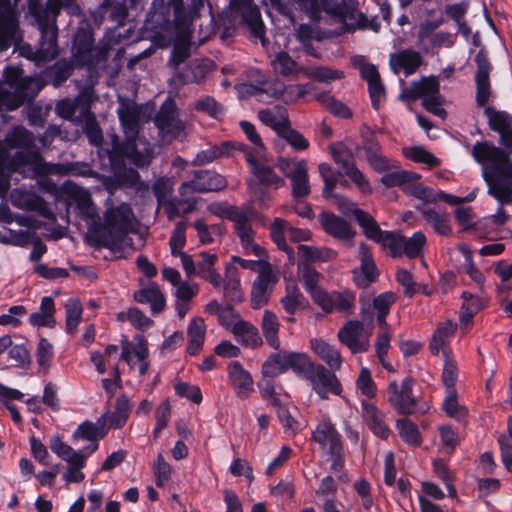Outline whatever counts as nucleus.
Segmentation results:
<instances>
[{"label":"nucleus","mask_w":512,"mask_h":512,"mask_svg":"<svg viewBox=\"0 0 512 512\" xmlns=\"http://www.w3.org/2000/svg\"><path fill=\"white\" fill-rule=\"evenodd\" d=\"M10 201L18 209L36 212L47 219L54 217L46 201L33 191L14 189L10 194Z\"/></svg>","instance_id":"nucleus-17"},{"label":"nucleus","mask_w":512,"mask_h":512,"mask_svg":"<svg viewBox=\"0 0 512 512\" xmlns=\"http://www.w3.org/2000/svg\"><path fill=\"white\" fill-rule=\"evenodd\" d=\"M311 348L316 355L323 360L332 371L341 368L342 357L338 349L321 339H312Z\"/></svg>","instance_id":"nucleus-37"},{"label":"nucleus","mask_w":512,"mask_h":512,"mask_svg":"<svg viewBox=\"0 0 512 512\" xmlns=\"http://www.w3.org/2000/svg\"><path fill=\"white\" fill-rule=\"evenodd\" d=\"M396 428L403 441L411 446H418L421 443L420 432L417 425L407 418L399 419Z\"/></svg>","instance_id":"nucleus-61"},{"label":"nucleus","mask_w":512,"mask_h":512,"mask_svg":"<svg viewBox=\"0 0 512 512\" xmlns=\"http://www.w3.org/2000/svg\"><path fill=\"white\" fill-rule=\"evenodd\" d=\"M108 431V414H102L96 422L84 421L73 432L74 439H82L97 444L103 439Z\"/></svg>","instance_id":"nucleus-28"},{"label":"nucleus","mask_w":512,"mask_h":512,"mask_svg":"<svg viewBox=\"0 0 512 512\" xmlns=\"http://www.w3.org/2000/svg\"><path fill=\"white\" fill-rule=\"evenodd\" d=\"M227 372L236 396L242 400L249 398L254 392V381L251 374L238 361L229 363Z\"/></svg>","instance_id":"nucleus-23"},{"label":"nucleus","mask_w":512,"mask_h":512,"mask_svg":"<svg viewBox=\"0 0 512 512\" xmlns=\"http://www.w3.org/2000/svg\"><path fill=\"white\" fill-rule=\"evenodd\" d=\"M5 84L0 81V110H15L34 99L44 87L38 77L23 76V70L8 66L4 69Z\"/></svg>","instance_id":"nucleus-6"},{"label":"nucleus","mask_w":512,"mask_h":512,"mask_svg":"<svg viewBox=\"0 0 512 512\" xmlns=\"http://www.w3.org/2000/svg\"><path fill=\"white\" fill-rule=\"evenodd\" d=\"M419 179H420V175L415 172H410V171H406V170H397V171H392V172H389V173H386L385 175H383V177L381 178V182L386 187L399 186V187H402V189L404 190V187L406 186V184L408 182H411L412 180H419Z\"/></svg>","instance_id":"nucleus-62"},{"label":"nucleus","mask_w":512,"mask_h":512,"mask_svg":"<svg viewBox=\"0 0 512 512\" xmlns=\"http://www.w3.org/2000/svg\"><path fill=\"white\" fill-rule=\"evenodd\" d=\"M55 311L54 299L45 296L41 299L39 311L30 314L28 321L33 327L53 328L56 325Z\"/></svg>","instance_id":"nucleus-36"},{"label":"nucleus","mask_w":512,"mask_h":512,"mask_svg":"<svg viewBox=\"0 0 512 512\" xmlns=\"http://www.w3.org/2000/svg\"><path fill=\"white\" fill-rule=\"evenodd\" d=\"M98 449V445H91V449L87 452V454L74 459L71 462H68V467L66 473L63 475V479L67 483H79L84 480L85 475L81 471L86 464V460L93 452Z\"/></svg>","instance_id":"nucleus-50"},{"label":"nucleus","mask_w":512,"mask_h":512,"mask_svg":"<svg viewBox=\"0 0 512 512\" xmlns=\"http://www.w3.org/2000/svg\"><path fill=\"white\" fill-rule=\"evenodd\" d=\"M113 149L110 152V160L114 161L117 156L123 157L137 168L148 167L155 157L153 144L144 136L127 138L118 142V136H114Z\"/></svg>","instance_id":"nucleus-8"},{"label":"nucleus","mask_w":512,"mask_h":512,"mask_svg":"<svg viewBox=\"0 0 512 512\" xmlns=\"http://www.w3.org/2000/svg\"><path fill=\"white\" fill-rule=\"evenodd\" d=\"M475 62L477 65V70L475 74V82H476V103L478 107H481L485 110L487 103L490 100L492 91L491 84L489 79V74L491 71V64L485 53L479 51L475 57Z\"/></svg>","instance_id":"nucleus-18"},{"label":"nucleus","mask_w":512,"mask_h":512,"mask_svg":"<svg viewBox=\"0 0 512 512\" xmlns=\"http://www.w3.org/2000/svg\"><path fill=\"white\" fill-rule=\"evenodd\" d=\"M412 384V378L406 377L400 385L393 381L387 387V400L400 414L424 413L427 409L425 406H418L416 398L412 395Z\"/></svg>","instance_id":"nucleus-9"},{"label":"nucleus","mask_w":512,"mask_h":512,"mask_svg":"<svg viewBox=\"0 0 512 512\" xmlns=\"http://www.w3.org/2000/svg\"><path fill=\"white\" fill-rule=\"evenodd\" d=\"M62 5L63 0H46L44 5L39 0L28 1L29 12L38 23L41 38L36 50L29 45L23 46V56L37 64L51 61L58 56L56 18Z\"/></svg>","instance_id":"nucleus-3"},{"label":"nucleus","mask_w":512,"mask_h":512,"mask_svg":"<svg viewBox=\"0 0 512 512\" xmlns=\"http://www.w3.org/2000/svg\"><path fill=\"white\" fill-rule=\"evenodd\" d=\"M484 115L488 118L489 128L499 134V137L512 128V116L506 111L485 107Z\"/></svg>","instance_id":"nucleus-45"},{"label":"nucleus","mask_w":512,"mask_h":512,"mask_svg":"<svg viewBox=\"0 0 512 512\" xmlns=\"http://www.w3.org/2000/svg\"><path fill=\"white\" fill-rule=\"evenodd\" d=\"M281 304L285 312L294 315L300 308H305L307 300L296 286L288 287L286 295L281 299Z\"/></svg>","instance_id":"nucleus-56"},{"label":"nucleus","mask_w":512,"mask_h":512,"mask_svg":"<svg viewBox=\"0 0 512 512\" xmlns=\"http://www.w3.org/2000/svg\"><path fill=\"white\" fill-rule=\"evenodd\" d=\"M363 419L372 430V432L382 439H386L389 435V429L383 421L381 413L378 411L376 406L369 402H362Z\"/></svg>","instance_id":"nucleus-39"},{"label":"nucleus","mask_w":512,"mask_h":512,"mask_svg":"<svg viewBox=\"0 0 512 512\" xmlns=\"http://www.w3.org/2000/svg\"><path fill=\"white\" fill-rule=\"evenodd\" d=\"M258 118L264 125L275 131L277 135L291 124L287 109L279 105L258 111Z\"/></svg>","instance_id":"nucleus-34"},{"label":"nucleus","mask_w":512,"mask_h":512,"mask_svg":"<svg viewBox=\"0 0 512 512\" xmlns=\"http://www.w3.org/2000/svg\"><path fill=\"white\" fill-rule=\"evenodd\" d=\"M117 115L120 120L125 139L141 136L140 131V110L130 103H121L117 109Z\"/></svg>","instance_id":"nucleus-29"},{"label":"nucleus","mask_w":512,"mask_h":512,"mask_svg":"<svg viewBox=\"0 0 512 512\" xmlns=\"http://www.w3.org/2000/svg\"><path fill=\"white\" fill-rule=\"evenodd\" d=\"M456 327L457 325L449 320L439 324L429 345L432 354L437 355L441 350H444L447 341L454 335Z\"/></svg>","instance_id":"nucleus-47"},{"label":"nucleus","mask_w":512,"mask_h":512,"mask_svg":"<svg viewBox=\"0 0 512 512\" xmlns=\"http://www.w3.org/2000/svg\"><path fill=\"white\" fill-rule=\"evenodd\" d=\"M359 259L361 265L353 271L355 284L360 288H366L378 278V270L369 246L365 243L359 245Z\"/></svg>","instance_id":"nucleus-22"},{"label":"nucleus","mask_w":512,"mask_h":512,"mask_svg":"<svg viewBox=\"0 0 512 512\" xmlns=\"http://www.w3.org/2000/svg\"><path fill=\"white\" fill-rule=\"evenodd\" d=\"M231 332L246 345L257 346L261 343L257 328L244 320L237 322Z\"/></svg>","instance_id":"nucleus-52"},{"label":"nucleus","mask_w":512,"mask_h":512,"mask_svg":"<svg viewBox=\"0 0 512 512\" xmlns=\"http://www.w3.org/2000/svg\"><path fill=\"white\" fill-rule=\"evenodd\" d=\"M313 364L314 363L310 360L307 354L288 351V370L291 369L303 378L306 376Z\"/></svg>","instance_id":"nucleus-64"},{"label":"nucleus","mask_w":512,"mask_h":512,"mask_svg":"<svg viewBox=\"0 0 512 512\" xmlns=\"http://www.w3.org/2000/svg\"><path fill=\"white\" fill-rule=\"evenodd\" d=\"M206 334V325L204 319L201 317H194L188 324L187 336L188 345L187 352L190 355L198 354L204 344Z\"/></svg>","instance_id":"nucleus-38"},{"label":"nucleus","mask_w":512,"mask_h":512,"mask_svg":"<svg viewBox=\"0 0 512 512\" xmlns=\"http://www.w3.org/2000/svg\"><path fill=\"white\" fill-rule=\"evenodd\" d=\"M396 301V295L392 292H384L373 300V307L377 311V321L382 328H387L386 317L390 312V307Z\"/></svg>","instance_id":"nucleus-59"},{"label":"nucleus","mask_w":512,"mask_h":512,"mask_svg":"<svg viewBox=\"0 0 512 512\" xmlns=\"http://www.w3.org/2000/svg\"><path fill=\"white\" fill-rule=\"evenodd\" d=\"M261 328L267 343L275 350L280 348V339L278 331L280 322L276 314L270 310H265L262 317Z\"/></svg>","instance_id":"nucleus-43"},{"label":"nucleus","mask_w":512,"mask_h":512,"mask_svg":"<svg viewBox=\"0 0 512 512\" xmlns=\"http://www.w3.org/2000/svg\"><path fill=\"white\" fill-rule=\"evenodd\" d=\"M356 297L350 290L332 292V311L350 315L355 307Z\"/></svg>","instance_id":"nucleus-55"},{"label":"nucleus","mask_w":512,"mask_h":512,"mask_svg":"<svg viewBox=\"0 0 512 512\" xmlns=\"http://www.w3.org/2000/svg\"><path fill=\"white\" fill-rule=\"evenodd\" d=\"M288 370V351L280 350L271 354L262 365V373L265 377H275Z\"/></svg>","instance_id":"nucleus-46"},{"label":"nucleus","mask_w":512,"mask_h":512,"mask_svg":"<svg viewBox=\"0 0 512 512\" xmlns=\"http://www.w3.org/2000/svg\"><path fill=\"white\" fill-rule=\"evenodd\" d=\"M242 151L245 153V160L248 163L251 172L262 184L270 185L275 188L283 187L285 185L284 179L278 176L271 167L258 159L250 148L245 145V148H243Z\"/></svg>","instance_id":"nucleus-25"},{"label":"nucleus","mask_w":512,"mask_h":512,"mask_svg":"<svg viewBox=\"0 0 512 512\" xmlns=\"http://www.w3.org/2000/svg\"><path fill=\"white\" fill-rule=\"evenodd\" d=\"M418 180H412L408 182L404 187V191L415 198L423 201L425 204H432L437 202L436 192L431 188L424 186L417 182Z\"/></svg>","instance_id":"nucleus-63"},{"label":"nucleus","mask_w":512,"mask_h":512,"mask_svg":"<svg viewBox=\"0 0 512 512\" xmlns=\"http://www.w3.org/2000/svg\"><path fill=\"white\" fill-rule=\"evenodd\" d=\"M339 341L353 354L365 353L369 350V336L364 332V325L359 320L347 321L338 331Z\"/></svg>","instance_id":"nucleus-16"},{"label":"nucleus","mask_w":512,"mask_h":512,"mask_svg":"<svg viewBox=\"0 0 512 512\" xmlns=\"http://www.w3.org/2000/svg\"><path fill=\"white\" fill-rule=\"evenodd\" d=\"M416 209L438 234H450L451 227L449 225V216L444 209L436 206H430V204L427 205L425 203L417 205Z\"/></svg>","instance_id":"nucleus-30"},{"label":"nucleus","mask_w":512,"mask_h":512,"mask_svg":"<svg viewBox=\"0 0 512 512\" xmlns=\"http://www.w3.org/2000/svg\"><path fill=\"white\" fill-rule=\"evenodd\" d=\"M355 220L359 224V226L362 228L363 233L365 236L373 240L375 242H378L385 231H382L377 224V222L374 220V218L365 211H356V218Z\"/></svg>","instance_id":"nucleus-54"},{"label":"nucleus","mask_w":512,"mask_h":512,"mask_svg":"<svg viewBox=\"0 0 512 512\" xmlns=\"http://www.w3.org/2000/svg\"><path fill=\"white\" fill-rule=\"evenodd\" d=\"M290 233V224L282 218H275L269 225L271 240L278 249L284 251L290 260L294 259V251L286 242V236Z\"/></svg>","instance_id":"nucleus-40"},{"label":"nucleus","mask_w":512,"mask_h":512,"mask_svg":"<svg viewBox=\"0 0 512 512\" xmlns=\"http://www.w3.org/2000/svg\"><path fill=\"white\" fill-rule=\"evenodd\" d=\"M304 379L321 399H328L329 394L339 396L342 393L337 376L321 364L314 363Z\"/></svg>","instance_id":"nucleus-13"},{"label":"nucleus","mask_w":512,"mask_h":512,"mask_svg":"<svg viewBox=\"0 0 512 512\" xmlns=\"http://www.w3.org/2000/svg\"><path fill=\"white\" fill-rule=\"evenodd\" d=\"M245 144L233 141H223L219 145L211 146L197 153L193 160L194 165H206L220 157L228 156L232 150H243Z\"/></svg>","instance_id":"nucleus-32"},{"label":"nucleus","mask_w":512,"mask_h":512,"mask_svg":"<svg viewBox=\"0 0 512 512\" xmlns=\"http://www.w3.org/2000/svg\"><path fill=\"white\" fill-rule=\"evenodd\" d=\"M318 221L323 230L336 239L352 240L356 235V231L346 220L333 213L322 212Z\"/></svg>","instance_id":"nucleus-26"},{"label":"nucleus","mask_w":512,"mask_h":512,"mask_svg":"<svg viewBox=\"0 0 512 512\" xmlns=\"http://www.w3.org/2000/svg\"><path fill=\"white\" fill-rule=\"evenodd\" d=\"M423 58L418 51L404 49L396 53H391L389 65L394 73L404 71L406 76L413 75L422 65Z\"/></svg>","instance_id":"nucleus-27"},{"label":"nucleus","mask_w":512,"mask_h":512,"mask_svg":"<svg viewBox=\"0 0 512 512\" xmlns=\"http://www.w3.org/2000/svg\"><path fill=\"white\" fill-rule=\"evenodd\" d=\"M155 125L164 135L179 137L184 133V123L179 119L173 102H165L155 117Z\"/></svg>","instance_id":"nucleus-19"},{"label":"nucleus","mask_w":512,"mask_h":512,"mask_svg":"<svg viewBox=\"0 0 512 512\" xmlns=\"http://www.w3.org/2000/svg\"><path fill=\"white\" fill-rule=\"evenodd\" d=\"M231 12L234 18H240L241 23L246 25L252 36L258 38L264 44L265 28L259 8L253 0H231Z\"/></svg>","instance_id":"nucleus-14"},{"label":"nucleus","mask_w":512,"mask_h":512,"mask_svg":"<svg viewBox=\"0 0 512 512\" xmlns=\"http://www.w3.org/2000/svg\"><path fill=\"white\" fill-rule=\"evenodd\" d=\"M235 232L240 239L242 248L247 254L252 253L258 257L265 255V250L254 241L255 231L252 229L251 225L240 227L235 230Z\"/></svg>","instance_id":"nucleus-57"},{"label":"nucleus","mask_w":512,"mask_h":512,"mask_svg":"<svg viewBox=\"0 0 512 512\" xmlns=\"http://www.w3.org/2000/svg\"><path fill=\"white\" fill-rule=\"evenodd\" d=\"M134 299L140 304H149L152 314H159L166 307V298L159 286L150 283L148 286L134 293Z\"/></svg>","instance_id":"nucleus-31"},{"label":"nucleus","mask_w":512,"mask_h":512,"mask_svg":"<svg viewBox=\"0 0 512 512\" xmlns=\"http://www.w3.org/2000/svg\"><path fill=\"white\" fill-rule=\"evenodd\" d=\"M206 72L204 67L197 61H191L181 70L176 71L169 80L171 86L175 89L190 84L198 83L205 78Z\"/></svg>","instance_id":"nucleus-35"},{"label":"nucleus","mask_w":512,"mask_h":512,"mask_svg":"<svg viewBox=\"0 0 512 512\" xmlns=\"http://www.w3.org/2000/svg\"><path fill=\"white\" fill-rule=\"evenodd\" d=\"M49 447L54 454H56L67 463L87 454V452L91 449L90 445L82 450L76 451L57 436L50 439Z\"/></svg>","instance_id":"nucleus-49"},{"label":"nucleus","mask_w":512,"mask_h":512,"mask_svg":"<svg viewBox=\"0 0 512 512\" xmlns=\"http://www.w3.org/2000/svg\"><path fill=\"white\" fill-rule=\"evenodd\" d=\"M104 221L94 228L93 234L98 245L112 251H119L132 245L128 234L135 228L136 218L130 204L115 205L111 198L105 201Z\"/></svg>","instance_id":"nucleus-4"},{"label":"nucleus","mask_w":512,"mask_h":512,"mask_svg":"<svg viewBox=\"0 0 512 512\" xmlns=\"http://www.w3.org/2000/svg\"><path fill=\"white\" fill-rule=\"evenodd\" d=\"M312 439L331 457H341V435L328 417H324L312 432Z\"/></svg>","instance_id":"nucleus-15"},{"label":"nucleus","mask_w":512,"mask_h":512,"mask_svg":"<svg viewBox=\"0 0 512 512\" xmlns=\"http://www.w3.org/2000/svg\"><path fill=\"white\" fill-rule=\"evenodd\" d=\"M226 185L227 181L222 175L209 170H200L193 172V178L183 182L178 192L182 198H189L194 193L220 191Z\"/></svg>","instance_id":"nucleus-11"},{"label":"nucleus","mask_w":512,"mask_h":512,"mask_svg":"<svg viewBox=\"0 0 512 512\" xmlns=\"http://www.w3.org/2000/svg\"><path fill=\"white\" fill-rule=\"evenodd\" d=\"M182 9L183 0H154L144 22V30L152 33L151 37L154 39H165L172 27V17H174L175 27L178 23H189L187 20L180 19Z\"/></svg>","instance_id":"nucleus-7"},{"label":"nucleus","mask_w":512,"mask_h":512,"mask_svg":"<svg viewBox=\"0 0 512 512\" xmlns=\"http://www.w3.org/2000/svg\"><path fill=\"white\" fill-rule=\"evenodd\" d=\"M273 71L283 77H296L304 73V68L299 66L293 58L284 51L278 52L270 61Z\"/></svg>","instance_id":"nucleus-41"},{"label":"nucleus","mask_w":512,"mask_h":512,"mask_svg":"<svg viewBox=\"0 0 512 512\" xmlns=\"http://www.w3.org/2000/svg\"><path fill=\"white\" fill-rule=\"evenodd\" d=\"M117 320L121 322L129 321L139 330L148 329L153 325V321L137 307H131L127 311L119 312L117 314Z\"/></svg>","instance_id":"nucleus-60"},{"label":"nucleus","mask_w":512,"mask_h":512,"mask_svg":"<svg viewBox=\"0 0 512 512\" xmlns=\"http://www.w3.org/2000/svg\"><path fill=\"white\" fill-rule=\"evenodd\" d=\"M121 357L131 369L138 367L140 376L147 374L149 361L148 341L142 334H136L132 341L126 337L121 340Z\"/></svg>","instance_id":"nucleus-10"},{"label":"nucleus","mask_w":512,"mask_h":512,"mask_svg":"<svg viewBox=\"0 0 512 512\" xmlns=\"http://www.w3.org/2000/svg\"><path fill=\"white\" fill-rule=\"evenodd\" d=\"M403 153L408 159L416 163L425 164L429 168H435L441 165V160L423 146L406 147L403 149Z\"/></svg>","instance_id":"nucleus-53"},{"label":"nucleus","mask_w":512,"mask_h":512,"mask_svg":"<svg viewBox=\"0 0 512 512\" xmlns=\"http://www.w3.org/2000/svg\"><path fill=\"white\" fill-rule=\"evenodd\" d=\"M299 254L309 262H328L337 256L335 250L328 247H316L300 244Z\"/></svg>","instance_id":"nucleus-51"},{"label":"nucleus","mask_w":512,"mask_h":512,"mask_svg":"<svg viewBox=\"0 0 512 512\" xmlns=\"http://www.w3.org/2000/svg\"><path fill=\"white\" fill-rule=\"evenodd\" d=\"M330 150L335 163L341 167L342 174L348 176L362 193H371L372 187L370 182L356 167L352 152L342 143L331 146Z\"/></svg>","instance_id":"nucleus-12"},{"label":"nucleus","mask_w":512,"mask_h":512,"mask_svg":"<svg viewBox=\"0 0 512 512\" xmlns=\"http://www.w3.org/2000/svg\"><path fill=\"white\" fill-rule=\"evenodd\" d=\"M437 95H440V84L434 76L424 77L420 81L413 82L403 93V97L409 100L421 98L422 101Z\"/></svg>","instance_id":"nucleus-33"},{"label":"nucleus","mask_w":512,"mask_h":512,"mask_svg":"<svg viewBox=\"0 0 512 512\" xmlns=\"http://www.w3.org/2000/svg\"><path fill=\"white\" fill-rule=\"evenodd\" d=\"M131 408L129 399L125 395H120L116 400L115 410L112 413H105L108 414V429L110 427L114 429L122 428L128 420Z\"/></svg>","instance_id":"nucleus-44"},{"label":"nucleus","mask_w":512,"mask_h":512,"mask_svg":"<svg viewBox=\"0 0 512 512\" xmlns=\"http://www.w3.org/2000/svg\"><path fill=\"white\" fill-rule=\"evenodd\" d=\"M66 188L70 197L76 203V208L81 218L86 221L88 226L98 225L99 215L97 207L92 202L90 193L72 184H67Z\"/></svg>","instance_id":"nucleus-20"},{"label":"nucleus","mask_w":512,"mask_h":512,"mask_svg":"<svg viewBox=\"0 0 512 512\" xmlns=\"http://www.w3.org/2000/svg\"><path fill=\"white\" fill-rule=\"evenodd\" d=\"M471 154L482 167L488 193L501 204L512 203V162L508 155L487 141L476 142Z\"/></svg>","instance_id":"nucleus-1"},{"label":"nucleus","mask_w":512,"mask_h":512,"mask_svg":"<svg viewBox=\"0 0 512 512\" xmlns=\"http://www.w3.org/2000/svg\"><path fill=\"white\" fill-rule=\"evenodd\" d=\"M9 148H20L9 163V170L24 174L26 177H45L51 174H65L66 168L60 164L47 163L35 149L33 133L22 126L12 128L5 137Z\"/></svg>","instance_id":"nucleus-2"},{"label":"nucleus","mask_w":512,"mask_h":512,"mask_svg":"<svg viewBox=\"0 0 512 512\" xmlns=\"http://www.w3.org/2000/svg\"><path fill=\"white\" fill-rule=\"evenodd\" d=\"M110 48V45L105 42L94 47L92 32L85 28L78 29L74 35L70 63H58L55 66L53 85L58 87L66 81L71 75L73 67L87 66L91 68L106 60Z\"/></svg>","instance_id":"nucleus-5"},{"label":"nucleus","mask_w":512,"mask_h":512,"mask_svg":"<svg viewBox=\"0 0 512 512\" xmlns=\"http://www.w3.org/2000/svg\"><path fill=\"white\" fill-rule=\"evenodd\" d=\"M17 28V14L12 0H0V51L10 46Z\"/></svg>","instance_id":"nucleus-21"},{"label":"nucleus","mask_w":512,"mask_h":512,"mask_svg":"<svg viewBox=\"0 0 512 512\" xmlns=\"http://www.w3.org/2000/svg\"><path fill=\"white\" fill-rule=\"evenodd\" d=\"M292 196L295 199L305 198L310 194L309 176L306 160H299L294 175H291Z\"/></svg>","instance_id":"nucleus-42"},{"label":"nucleus","mask_w":512,"mask_h":512,"mask_svg":"<svg viewBox=\"0 0 512 512\" xmlns=\"http://www.w3.org/2000/svg\"><path fill=\"white\" fill-rule=\"evenodd\" d=\"M224 296L228 301L238 302L243 298L238 270L234 267H227L226 279L224 281Z\"/></svg>","instance_id":"nucleus-48"},{"label":"nucleus","mask_w":512,"mask_h":512,"mask_svg":"<svg viewBox=\"0 0 512 512\" xmlns=\"http://www.w3.org/2000/svg\"><path fill=\"white\" fill-rule=\"evenodd\" d=\"M83 314V307L80 301L70 299L65 305V329L69 334H74L77 331L78 325L81 322Z\"/></svg>","instance_id":"nucleus-58"},{"label":"nucleus","mask_w":512,"mask_h":512,"mask_svg":"<svg viewBox=\"0 0 512 512\" xmlns=\"http://www.w3.org/2000/svg\"><path fill=\"white\" fill-rule=\"evenodd\" d=\"M191 35L190 23L177 24L175 27L173 50L168 61L170 67H178L190 56Z\"/></svg>","instance_id":"nucleus-24"}]
</instances>
